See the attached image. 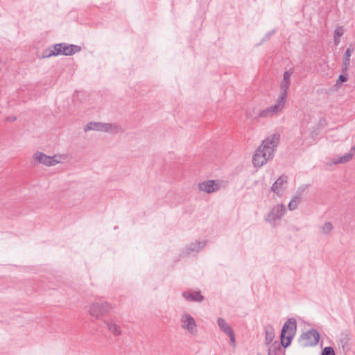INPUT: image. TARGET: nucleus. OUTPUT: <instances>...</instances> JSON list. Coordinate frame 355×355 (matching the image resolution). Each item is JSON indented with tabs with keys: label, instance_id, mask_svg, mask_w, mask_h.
<instances>
[{
	"label": "nucleus",
	"instance_id": "nucleus-8",
	"mask_svg": "<svg viewBox=\"0 0 355 355\" xmlns=\"http://www.w3.org/2000/svg\"><path fill=\"white\" fill-rule=\"evenodd\" d=\"M285 104L277 98L275 105L268 107L259 113L260 118H269L279 114L284 109Z\"/></svg>",
	"mask_w": 355,
	"mask_h": 355
},
{
	"label": "nucleus",
	"instance_id": "nucleus-10",
	"mask_svg": "<svg viewBox=\"0 0 355 355\" xmlns=\"http://www.w3.org/2000/svg\"><path fill=\"white\" fill-rule=\"evenodd\" d=\"M33 158L37 160L39 163L43 164L47 166H54L59 163L56 155L48 156L42 152L35 153Z\"/></svg>",
	"mask_w": 355,
	"mask_h": 355
},
{
	"label": "nucleus",
	"instance_id": "nucleus-22",
	"mask_svg": "<svg viewBox=\"0 0 355 355\" xmlns=\"http://www.w3.org/2000/svg\"><path fill=\"white\" fill-rule=\"evenodd\" d=\"M205 245V242L196 241L195 243H192L189 250L191 251H199L202 249Z\"/></svg>",
	"mask_w": 355,
	"mask_h": 355
},
{
	"label": "nucleus",
	"instance_id": "nucleus-9",
	"mask_svg": "<svg viewBox=\"0 0 355 355\" xmlns=\"http://www.w3.org/2000/svg\"><path fill=\"white\" fill-rule=\"evenodd\" d=\"M181 326L186 329L190 334L195 335L197 333V325L195 319L189 313H184L182 315Z\"/></svg>",
	"mask_w": 355,
	"mask_h": 355
},
{
	"label": "nucleus",
	"instance_id": "nucleus-13",
	"mask_svg": "<svg viewBox=\"0 0 355 355\" xmlns=\"http://www.w3.org/2000/svg\"><path fill=\"white\" fill-rule=\"evenodd\" d=\"M217 323L220 329L230 337L231 343H232L234 345L235 336L232 328L222 318H218Z\"/></svg>",
	"mask_w": 355,
	"mask_h": 355
},
{
	"label": "nucleus",
	"instance_id": "nucleus-32",
	"mask_svg": "<svg viewBox=\"0 0 355 355\" xmlns=\"http://www.w3.org/2000/svg\"><path fill=\"white\" fill-rule=\"evenodd\" d=\"M352 150H355V148H354V147H352Z\"/></svg>",
	"mask_w": 355,
	"mask_h": 355
},
{
	"label": "nucleus",
	"instance_id": "nucleus-3",
	"mask_svg": "<svg viewBox=\"0 0 355 355\" xmlns=\"http://www.w3.org/2000/svg\"><path fill=\"white\" fill-rule=\"evenodd\" d=\"M286 211V206L283 204H278L274 206L269 213L266 216L265 220L271 226L276 227L279 225Z\"/></svg>",
	"mask_w": 355,
	"mask_h": 355
},
{
	"label": "nucleus",
	"instance_id": "nucleus-30",
	"mask_svg": "<svg viewBox=\"0 0 355 355\" xmlns=\"http://www.w3.org/2000/svg\"><path fill=\"white\" fill-rule=\"evenodd\" d=\"M275 33L274 31H272V32H270L268 33L267 35H266V37L268 39L273 33Z\"/></svg>",
	"mask_w": 355,
	"mask_h": 355
},
{
	"label": "nucleus",
	"instance_id": "nucleus-21",
	"mask_svg": "<svg viewBox=\"0 0 355 355\" xmlns=\"http://www.w3.org/2000/svg\"><path fill=\"white\" fill-rule=\"evenodd\" d=\"M300 202V195L295 196L293 199L289 202L288 207L289 210H295Z\"/></svg>",
	"mask_w": 355,
	"mask_h": 355
},
{
	"label": "nucleus",
	"instance_id": "nucleus-31",
	"mask_svg": "<svg viewBox=\"0 0 355 355\" xmlns=\"http://www.w3.org/2000/svg\"><path fill=\"white\" fill-rule=\"evenodd\" d=\"M270 352H271V349H268V355H272Z\"/></svg>",
	"mask_w": 355,
	"mask_h": 355
},
{
	"label": "nucleus",
	"instance_id": "nucleus-27",
	"mask_svg": "<svg viewBox=\"0 0 355 355\" xmlns=\"http://www.w3.org/2000/svg\"><path fill=\"white\" fill-rule=\"evenodd\" d=\"M17 119V118L15 116H9L6 118V121L10 122H13Z\"/></svg>",
	"mask_w": 355,
	"mask_h": 355
},
{
	"label": "nucleus",
	"instance_id": "nucleus-28",
	"mask_svg": "<svg viewBox=\"0 0 355 355\" xmlns=\"http://www.w3.org/2000/svg\"><path fill=\"white\" fill-rule=\"evenodd\" d=\"M340 42V37H334V43L336 46L338 45Z\"/></svg>",
	"mask_w": 355,
	"mask_h": 355
},
{
	"label": "nucleus",
	"instance_id": "nucleus-33",
	"mask_svg": "<svg viewBox=\"0 0 355 355\" xmlns=\"http://www.w3.org/2000/svg\"><path fill=\"white\" fill-rule=\"evenodd\" d=\"M284 355H285V354H284Z\"/></svg>",
	"mask_w": 355,
	"mask_h": 355
},
{
	"label": "nucleus",
	"instance_id": "nucleus-6",
	"mask_svg": "<svg viewBox=\"0 0 355 355\" xmlns=\"http://www.w3.org/2000/svg\"><path fill=\"white\" fill-rule=\"evenodd\" d=\"M120 128L112 123H101V122H89L85 126V131L96 130L104 131L107 132L117 133Z\"/></svg>",
	"mask_w": 355,
	"mask_h": 355
},
{
	"label": "nucleus",
	"instance_id": "nucleus-12",
	"mask_svg": "<svg viewBox=\"0 0 355 355\" xmlns=\"http://www.w3.org/2000/svg\"><path fill=\"white\" fill-rule=\"evenodd\" d=\"M198 188L200 191L211 193L219 190L220 184L218 181L209 180L199 183Z\"/></svg>",
	"mask_w": 355,
	"mask_h": 355
},
{
	"label": "nucleus",
	"instance_id": "nucleus-17",
	"mask_svg": "<svg viewBox=\"0 0 355 355\" xmlns=\"http://www.w3.org/2000/svg\"><path fill=\"white\" fill-rule=\"evenodd\" d=\"M265 345H269L275 338V329L270 324L264 327Z\"/></svg>",
	"mask_w": 355,
	"mask_h": 355
},
{
	"label": "nucleus",
	"instance_id": "nucleus-26",
	"mask_svg": "<svg viewBox=\"0 0 355 355\" xmlns=\"http://www.w3.org/2000/svg\"><path fill=\"white\" fill-rule=\"evenodd\" d=\"M344 33V29L342 26H338L334 31V37H340Z\"/></svg>",
	"mask_w": 355,
	"mask_h": 355
},
{
	"label": "nucleus",
	"instance_id": "nucleus-29",
	"mask_svg": "<svg viewBox=\"0 0 355 355\" xmlns=\"http://www.w3.org/2000/svg\"><path fill=\"white\" fill-rule=\"evenodd\" d=\"M272 346L275 349H280V346H279V344L277 343V342H275L273 344H272Z\"/></svg>",
	"mask_w": 355,
	"mask_h": 355
},
{
	"label": "nucleus",
	"instance_id": "nucleus-11",
	"mask_svg": "<svg viewBox=\"0 0 355 355\" xmlns=\"http://www.w3.org/2000/svg\"><path fill=\"white\" fill-rule=\"evenodd\" d=\"M288 178L286 175H281L277 180L273 183L271 187V191L276 193L279 197H281L286 188V184L288 182Z\"/></svg>",
	"mask_w": 355,
	"mask_h": 355
},
{
	"label": "nucleus",
	"instance_id": "nucleus-15",
	"mask_svg": "<svg viewBox=\"0 0 355 355\" xmlns=\"http://www.w3.org/2000/svg\"><path fill=\"white\" fill-rule=\"evenodd\" d=\"M183 297L191 302H202L204 300L203 295L200 291H185L182 293Z\"/></svg>",
	"mask_w": 355,
	"mask_h": 355
},
{
	"label": "nucleus",
	"instance_id": "nucleus-7",
	"mask_svg": "<svg viewBox=\"0 0 355 355\" xmlns=\"http://www.w3.org/2000/svg\"><path fill=\"white\" fill-rule=\"evenodd\" d=\"M320 334L314 329H311L300 336V343L304 347L315 346L319 341Z\"/></svg>",
	"mask_w": 355,
	"mask_h": 355
},
{
	"label": "nucleus",
	"instance_id": "nucleus-18",
	"mask_svg": "<svg viewBox=\"0 0 355 355\" xmlns=\"http://www.w3.org/2000/svg\"><path fill=\"white\" fill-rule=\"evenodd\" d=\"M354 52V48L350 45L349 48L347 49L345 53L344 54L343 61V67L345 69H347L350 63V57Z\"/></svg>",
	"mask_w": 355,
	"mask_h": 355
},
{
	"label": "nucleus",
	"instance_id": "nucleus-14",
	"mask_svg": "<svg viewBox=\"0 0 355 355\" xmlns=\"http://www.w3.org/2000/svg\"><path fill=\"white\" fill-rule=\"evenodd\" d=\"M62 43L56 44L53 46H50L47 49L43 51V58H50L53 55H62Z\"/></svg>",
	"mask_w": 355,
	"mask_h": 355
},
{
	"label": "nucleus",
	"instance_id": "nucleus-4",
	"mask_svg": "<svg viewBox=\"0 0 355 355\" xmlns=\"http://www.w3.org/2000/svg\"><path fill=\"white\" fill-rule=\"evenodd\" d=\"M113 307L108 302L100 301L94 302L90 305L89 313L96 318H99L102 315L108 313L112 310Z\"/></svg>",
	"mask_w": 355,
	"mask_h": 355
},
{
	"label": "nucleus",
	"instance_id": "nucleus-25",
	"mask_svg": "<svg viewBox=\"0 0 355 355\" xmlns=\"http://www.w3.org/2000/svg\"><path fill=\"white\" fill-rule=\"evenodd\" d=\"M348 80L347 76L340 74L336 81V86L340 87L343 83L347 82Z\"/></svg>",
	"mask_w": 355,
	"mask_h": 355
},
{
	"label": "nucleus",
	"instance_id": "nucleus-19",
	"mask_svg": "<svg viewBox=\"0 0 355 355\" xmlns=\"http://www.w3.org/2000/svg\"><path fill=\"white\" fill-rule=\"evenodd\" d=\"M108 329L114 335V336H119L121 334V331L119 329V327L113 322L108 321L105 322Z\"/></svg>",
	"mask_w": 355,
	"mask_h": 355
},
{
	"label": "nucleus",
	"instance_id": "nucleus-1",
	"mask_svg": "<svg viewBox=\"0 0 355 355\" xmlns=\"http://www.w3.org/2000/svg\"><path fill=\"white\" fill-rule=\"evenodd\" d=\"M279 139L280 135L275 133L267 137L262 141L252 157V163L255 167H261L272 159Z\"/></svg>",
	"mask_w": 355,
	"mask_h": 355
},
{
	"label": "nucleus",
	"instance_id": "nucleus-5",
	"mask_svg": "<svg viewBox=\"0 0 355 355\" xmlns=\"http://www.w3.org/2000/svg\"><path fill=\"white\" fill-rule=\"evenodd\" d=\"M294 69L290 68L285 71L283 74V79L280 83V94L277 97L280 101L286 103L288 98V89L291 85V76L293 73Z\"/></svg>",
	"mask_w": 355,
	"mask_h": 355
},
{
	"label": "nucleus",
	"instance_id": "nucleus-23",
	"mask_svg": "<svg viewBox=\"0 0 355 355\" xmlns=\"http://www.w3.org/2000/svg\"><path fill=\"white\" fill-rule=\"evenodd\" d=\"M321 231L324 234H328L333 229V225L330 222H326L321 226Z\"/></svg>",
	"mask_w": 355,
	"mask_h": 355
},
{
	"label": "nucleus",
	"instance_id": "nucleus-2",
	"mask_svg": "<svg viewBox=\"0 0 355 355\" xmlns=\"http://www.w3.org/2000/svg\"><path fill=\"white\" fill-rule=\"evenodd\" d=\"M297 329V322L295 318H289L284 324L281 335V345L284 347H288L295 335Z\"/></svg>",
	"mask_w": 355,
	"mask_h": 355
},
{
	"label": "nucleus",
	"instance_id": "nucleus-16",
	"mask_svg": "<svg viewBox=\"0 0 355 355\" xmlns=\"http://www.w3.org/2000/svg\"><path fill=\"white\" fill-rule=\"evenodd\" d=\"M81 50L80 46L74 44H67L65 43H62V55H71L74 53L79 52Z\"/></svg>",
	"mask_w": 355,
	"mask_h": 355
},
{
	"label": "nucleus",
	"instance_id": "nucleus-20",
	"mask_svg": "<svg viewBox=\"0 0 355 355\" xmlns=\"http://www.w3.org/2000/svg\"><path fill=\"white\" fill-rule=\"evenodd\" d=\"M353 157V154L351 153H345L344 155L340 157L337 159L334 160L333 162L336 164H344L349 162Z\"/></svg>",
	"mask_w": 355,
	"mask_h": 355
},
{
	"label": "nucleus",
	"instance_id": "nucleus-24",
	"mask_svg": "<svg viewBox=\"0 0 355 355\" xmlns=\"http://www.w3.org/2000/svg\"><path fill=\"white\" fill-rule=\"evenodd\" d=\"M321 355H335V352L333 347H326L322 349Z\"/></svg>",
	"mask_w": 355,
	"mask_h": 355
}]
</instances>
